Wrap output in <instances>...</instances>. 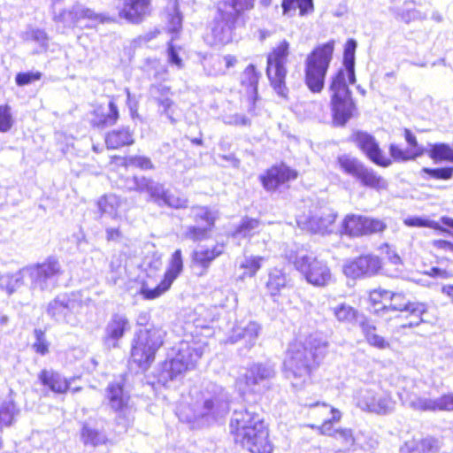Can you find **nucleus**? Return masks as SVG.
<instances>
[{
  "label": "nucleus",
  "instance_id": "5701e85b",
  "mask_svg": "<svg viewBox=\"0 0 453 453\" xmlns=\"http://www.w3.org/2000/svg\"><path fill=\"white\" fill-rule=\"evenodd\" d=\"M296 176L297 173L295 170L286 165H280L270 168L261 179L264 188L268 191H273Z\"/></svg>",
  "mask_w": 453,
  "mask_h": 453
},
{
  "label": "nucleus",
  "instance_id": "6ab92c4d",
  "mask_svg": "<svg viewBox=\"0 0 453 453\" xmlns=\"http://www.w3.org/2000/svg\"><path fill=\"white\" fill-rule=\"evenodd\" d=\"M250 430L247 431V438L234 440L235 443L241 444L250 453H272L273 445L268 439L269 434L264 420L252 426Z\"/></svg>",
  "mask_w": 453,
  "mask_h": 453
},
{
  "label": "nucleus",
  "instance_id": "0eeeda50",
  "mask_svg": "<svg viewBox=\"0 0 453 453\" xmlns=\"http://www.w3.org/2000/svg\"><path fill=\"white\" fill-rule=\"evenodd\" d=\"M191 411L193 415L188 417V422L200 418H205L207 422L216 420L229 411L228 394L222 388L214 386L211 393L203 395L200 401L191 406Z\"/></svg>",
  "mask_w": 453,
  "mask_h": 453
},
{
  "label": "nucleus",
  "instance_id": "39448f33",
  "mask_svg": "<svg viewBox=\"0 0 453 453\" xmlns=\"http://www.w3.org/2000/svg\"><path fill=\"white\" fill-rule=\"evenodd\" d=\"M334 121L344 126L352 117L355 109L351 94L346 82V73L342 69L332 76L329 86Z\"/></svg>",
  "mask_w": 453,
  "mask_h": 453
},
{
  "label": "nucleus",
  "instance_id": "4be33fe9",
  "mask_svg": "<svg viewBox=\"0 0 453 453\" xmlns=\"http://www.w3.org/2000/svg\"><path fill=\"white\" fill-rule=\"evenodd\" d=\"M410 408L421 411H453V392L436 399L415 396L407 402Z\"/></svg>",
  "mask_w": 453,
  "mask_h": 453
},
{
  "label": "nucleus",
  "instance_id": "1a4fd4ad",
  "mask_svg": "<svg viewBox=\"0 0 453 453\" xmlns=\"http://www.w3.org/2000/svg\"><path fill=\"white\" fill-rule=\"evenodd\" d=\"M289 55V43L283 40L267 56L266 74L274 91L281 97L287 98L288 88L286 86V64Z\"/></svg>",
  "mask_w": 453,
  "mask_h": 453
},
{
  "label": "nucleus",
  "instance_id": "4c0bfd02",
  "mask_svg": "<svg viewBox=\"0 0 453 453\" xmlns=\"http://www.w3.org/2000/svg\"><path fill=\"white\" fill-rule=\"evenodd\" d=\"M410 453H435L439 449V442L433 437H426L419 442L409 441L405 447Z\"/></svg>",
  "mask_w": 453,
  "mask_h": 453
},
{
  "label": "nucleus",
  "instance_id": "cd10ccee",
  "mask_svg": "<svg viewBox=\"0 0 453 453\" xmlns=\"http://www.w3.org/2000/svg\"><path fill=\"white\" fill-rule=\"evenodd\" d=\"M38 379L43 386L48 387L54 393L63 394L70 388V380L53 370L41 371Z\"/></svg>",
  "mask_w": 453,
  "mask_h": 453
},
{
  "label": "nucleus",
  "instance_id": "dca6fc26",
  "mask_svg": "<svg viewBox=\"0 0 453 453\" xmlns=\"http://www.w3.org/2000/svg\"><path fill=\"white\" fill-rule=\"evenodd\" d=\"M258 409L257 405L251 404L234 411L230 421V433L234 440L247 438V431H251L252 426L264 420Z\"/></svg>",
  "mask_w": 453,
  "mask_h": 453
},
{
  "label": "nucleus",
  "instance_id": "8fccbe9b",
  "mask_svg": "<svg viewBox=\"0 0 453 453\" xmlns=\"http://www.w3.org/2000/svg\"><path fill=\"white\" fill-rule=\"evenodd\" d=\"M54 20L58 23H63L66 27H74L80 20L79 5L73 6L69 11L64 10L59 14L54 15Z\"/></svg>",
  "mask_w": 453,
  "mask_h": 453
},
{
  "label": "nucleus",
  "instance_id": "393cba45",
  "mask_svg": "<svg viewBox=\"0 0 453 453\" xmlns=\"http://www.w3.org/2000/svg\"><path fill=\"white\" fill-rule=\"evenodd\" d=\"M121 8L120 18L131 23H140L149 13L150 0H119Z\"/></svg>",
  "mask_w": 453,
  "mask_h": 453
},
{
  "label": "nucleus",
  "instance_id": "680f3d73",
  "mask_svg": "<svg viewBox=\"0 0 453 453\" xmlns=\"http://www.w3.org/2000/svg\"><path fill=\"white\" fill-rule=\"evenodd\" d=\"M421 173L428 174L431 178L437 180H449L453 175V167L428 168L424 167Z\"/></svg>",
  "mask_w": 453,
  "mask_h": 453
},
{
  "label": "nucleus",
  "instance_id": "9b49d317",
  "mask_svg": "<svg viewBox=\"0 0 453 453\" xmlns=\"http://www.w3.org/2000/svg\"><path fill=\"white\" fill-rule=\"evenodd\" d=\"M337 163L345 173L355 177L362 185L377 191L388 188V181L373 169L365 166L357 158L342 155L338 157Z\"/></svg>",
  "mask_w": 453,
  "mask_h": 453
},
{
  "label": "nucleus",
  "instance_id": "c756f323",
  "mask_svg": "<svg viewBox=\"0 0 453 453\" xmlns=\"http://www.w3.org/2000/svg\"><path fill=\"white\" fill-rule=\"evenodd\" d=\"M330 311L338 322L346 325H354L363 318L357 309L345 302L336 303L330 307Z\"/></svg>",
  "mask_w": 453,
  "mask_h": 453
},
{
  "label": "nucleus",
  "instance_id": "774afa93",
  "mask_svg": "<svg viewBox=\"0 0 453 453\" xmlns=\"http://www.w3.org/2000/svg\"><path fill=\"white\" fill-rule=\"evenodd\" d=\"M224 123L232 126H249L250 120L243 114L234 113L224 118Z\"/></svg>",
  "mask_w": 453,
  "mask_h": 453
},
{
  "label": "nucleus",
  "instance_id": "6e6d98bb",
  "mask_svg": "<svg viewBox=\"0 0 453 453\" xmlns=\"http://www.w3.org/2000/svg\"><path fill=\"white\" fill-rule=\"evenodd\" d=\"M259 226V221L254 219H244L235 230L234 236L250 237Z\"/></svg>",
  "mask_w": 453,
  "mask_h": 453
},
{
  "label": "nucleus",
  "instance_id": "c9c22d12",
  "mask_svg": "<svg viewBox=\"0 0 453 453\" xmlns=\"http://www.w3.org/2000/svg\"><path fill=\"white\" fill-rule=\"evenodd\" d=\"M357 49V42L354 39L347 41L344 48L343 64L344 68H342L346 73V77H349V83H354L355 78V51Z\"/></svg>",
  "mask_w": 453,
  "mask_h": 453
},
{
  "label": "nucleus",
  "instance_id": "a19ab883",
  "mask_svg": "<svg viewBox=\"0 0 453 453\" xmlns=\"http://www.w3.org/2000/svg\"><path fill=\"white\" fill-rule=\"evenodd\" d=\"M115 165H122L125 167H138L142 170H149L154 168V165L149 157L141 156L128 157H119L115 156Z\"/></svg>",
  "mask_w": 453,
  "mask_h": 453
},
{
  "label": "nucleus",
  "instance_id": "4d7b16f0",
  "mask_svg": "<svg viewBox=\"0 0 453 453\" xmlns=\"http://www.w3.org/2000/svg\"><path fill=\"white\" fill-rule=\"evenodd\" d=\"M255 0H231L230 2L219 3V5H227L232 7V14L237 19L242 12L248 11L253 8Z\"/></svg>",
  "mask_w": 453,
  "mask_h": 453
},
{
  "label": "nucleus",
  "instance_id": "338daca9",
  "mask_svg": "<svg viewBox=\"0 0 453 453\" xmlns=\"http://www.w3.org/2000/svg\"><path fill=\"white\" fill-rule=\"evenodd\" d=\"M41 77L42 73L40 72L19 73L15 77V81L18 86H26L35 81H39Z\"/></svg>",
  "mask_w": 453,
  "mask_h": 453
},
{
  "label": "nucleus",
  "instance_id": "473e14b6",
  "mask_svg": "<svg viewBox=\"0 0 453 453\" xmlns=\"http://www.w3.org/2000/svg\"><path fill=\"white\" fill-rule=\"evenodd\" d=\"M81 440L85 446L96 447L106 441V435L89 423H84L81 431Z\"/></svg>",
  "mask_w": 453,
  "mask_h": 453
},
{
  "label": "nucleus",
  "instance_id": "3c124183",
  "mask_svg": "<svg viewBox=\"0 0 453 453\" xmlns=\"http://www.w3.org/2000/svg\"><path fill=\"white\" fill-rule=\"evenodd\" d=\"M358 435L361 440L357 443V449L373 452L379 447V436L375 433L360 431Z\"/></svg>",
  "mask_w": 453,
  "mask_h": 453
},
{
  "label": "nucleus",
  "instance_id": "ddd939ff",
  "mask_svg": "<svg viewBox=\"0 0 453 453\" xmlns=\"http://www.w3.org/2000/svg\"><path fill=\"white\" fill-rule=\"evenodd\" d=\"M356 399L357 406L363 411L385 415L395 409V402L387 392L361 388L357 392Z\"/></svg>",
  "mask_w": 453,
  "mask_h": 453
},
{
  "label": "nucleus",
  "instance_id": "69168bd1",
  "mask_svg": "<svg viewBox=\"0 0 453 453\" xmlns=\"http://www.w3.org/2000/svg\"><path fill=\"white\" fill-rule=\"evenodd\" d=\"M133 142V133L128 128H122L115 132V149L119 146L130 145Z\"/></svg>",
  "mask_w": 453,
  "mask_h": 453
},
{
  "label": "nucleus",
  "instance_id": "bb28decb",
  "mask_svg": "<svg viewBox=\"0 0 453 453\" xmlns=\"http://www.w3.org/2000/svg\"><path fill=\"white\" fill-rule=\"evenodd\" d=\"M115 418H118L119 426H122L124 431L134 419V409L129 404V395L124 393L122 387L115 386Z\"/></svg>",
  "mask_w": 453,
  "mask_h": 453
},
{
  "label": "nucleus",
  "instance_id": "aec40b11",
  "mask_svg": "<svg viewBox=\"0 0 453 453\" xmlns=\"http://www.w3.org/2000/svg\"><path fill=\"white\" fill-rule=\"evenodd\" d=\"M354 141L374 164L383 167H388L392 164V160L384 155L372 135L365 132H357L354 134Z\"/></svg>",
  "mask_w": 453,
  "mask_h": 453
},
{
  "label": "nucleus",
  "instance_id": "79ce46f5",
  "mask_svg": "<svg viewBox=\"0 0 453 453\" xmlns=\"http://www.w3.org/2000/svg\"><path fill=\"white\" fill-rule=\"evenodd\" d=\"M427 154L434 162H453V150L446 143L432 144Z\"/></svg>",
  "mask_w": 453,
  "mask_h": 453
},
{
  "label": "nucleus",
  "instance_id": "0e129e2a",
  "mask_svg": "<svg viewBox=\"0 0 453 453\" xmlns=\"http://www.w3.org/2000/svg\"><path fill=\"white\" fill-rule=\"evenodd\" d=\"M36 341L33 344L35 352L45 355L49 351V344L45 339L44 333L41 329H35Z\"/></svg>",
  "mask_w": 453,
  "mask_h": 453
},
{
  "label": "nucleus",
  "instance_id": "e433bc0d",
  "mask_svg": "<svg viewBox=\"0 0 453 453\" xmlns=\"http://www.w3.org/2000/svg\"><path fill=\"white\" fill-rule=\"evenodd\" d=\"M287 275L281 270L274 268L270 272L266 288L271 296H277L282 288L287 287Z\"/></svg>",
  "mask_w": 453,
  "mask_h": 453
},
{
  "label": "nucleus",
  "instance_id": "7c9ffc66",
  "mask_svg": "<svg viewBox=\"0 0 453 453\" xmlns=\"http://www.w3.org/2000/svg\"><path fill=\"white\" fill-rule=\"evenodd\" d=\"M28 280V273L25 272V267L13 273L0 276V287L5 288L9 294L13 293Z\"/></svg>",
  "mask_w": 453,
  "mask_h": 453
},
{
  "label": "nucleus",
  "instance_id": "9d476101",
  "mask_svg": "<svg viewBox=\"0 0 453 453\" xmlns=\"http://www.w3.org/2000/svg\"><path fill=\"white\" fill-rule=\"evenodd\" d=\"M28 273L29 286L33 290L50 291L58 286L63 273L58 259L49 257L42 263L26 266Z\"/></svg>",
  "mask_w": 453,
  "mask_h": 453
},
{
  "label": "nucleus",
  "instance_id": "f3484780",
  "mask_svg": "<svg viewBox=\"0 0 453 453\" xmlns=\"http://www.w3.org/2000/svg\"><path fill=\"white\" fill-rule=\"evenodd\" d=\"M231 11L230 6L219 5L211 27L214 43L226 44L232 41L239 19L234 17Z\"/></svg>",
  "mask_w": 453,
  "mask_h": 453
},
{
  "label": "nucleus",
  "instance_id": "58836bf2",
  "mask_svg": "<svg viewBox=\"0 0 453 453\" xmlns=\"http://www.w3.org/2000/svg\"><path fill=\"white\" fill-rule=\"evenodd\" d=\"M342 232L349 236L364 235V217L349 215L342 223Z\"/></svg>",
  "mask_w": 453,
  "mask_h": 453
},
{
  "label": "nucleus",
  "instance_id": "6e6552de",
  "mask_svg": "<svg viewBox=\"0 0 453 453\" xmlns=\"http://www.w3.org/2000/svg\"><path fill=\"white\" fill-rule=\"evenodd\" d=\"M164 332L156 327L140 329L132 347L131 357L142 370H147L154 360L157 350L163 344Z\"/></svg>",
  "mask_w": 453,
  "mask_h": 453
},
{
  "label": "nucleus",
  "instance_id": "a211bd4d",
  "mask_svg": "<svg viewBox=\"0 0 453 453\" xmlns=\"http://www.w3.org/2000/svg\"><path fill=\"white\" fill-rule=\"evenodd\" d=\"M389 310L409 312L412 319L402 325V327H413L424 321L422 317L427 311V306L424 303L411 302L403 293L389 291L388 311Z\"/></svg>",
  "mask_w": 453,
  "mask_h": 453
},
{
  "label": "nucleus",
  "instance_id": "e2e57ef3",
  "mask_svg": "<svg viewBox=\"0 0 453 453\" xmlns=\"http://www.w3.org/2000/svg\"><path fill=\"white\" fill-rule=\"evenodd\" d=\"M386 224L380 220L364 217V235L383 232Z\"/></svg>",
  "mask_w": 453,
  "mask_h": 453
},
{
  "label": "nucleus",
  "instance_id": "2f4dec72",
  "mask_svg": "<svg viewBox=\"0 0 453 453\" xmlns=\"http://www.w3.org/2000/svg\"><path fill=\"white\" fill-rule=\"evenodd\" d=\"M359 326L370 345L381 349L389 346V343L382 336L376 334V327L372 321L365 318H362L359 322Z\"/></svg>",
  "mask_w": 453,
  "mask_h": 453
},
{
  "label": "nucleus",
  "instance_id": "bf43d9fd",
  "mask_svg": "<svg viewBox=\"0 0 453 453\" xmlns=\"http://www.w3.org/2000/svg\"><path fill=\"white\" fill-rule=\"evenodd\" d=\"M312 408L311 413H321V414H331L330 418H327L334 423L339 422L342 418V412L334 407H330L326 403H322L320 406L317 403L313 405H311Z\"/></svg>",
  "mask_w": 453,
  "mask_h": 453
},
{
  "label": "nucleus",
  "instance_id": "ea45409f",
  "mask_svg": "<svg viewBox=\"0 0 453 453\" xmlns=\"http://www.w3.org/2000/svg\"><path fill=\"white\" fill-rule=\"evenodd\" d=\"M297 8L300 15L303 16L313 11V2L312 0H283L282 2L284 14L292 15L291 12H295Z\"/></svg>",
  "mask_w": 453,
  "mask_h": 453
},
{
  "label": "nucleus",
  "instance_id": "de8ad7c7",
  "mask_svg": "<svg viewBox=\"0 0 453 453\" xmlns=\"http://www.w3.org/2000/svg\"><path fill=\"white\" fill-rule=\"evenodd\" d=\"M259 75L256 67L253 65H249L241 75V83L250 89L251 93L256 94Z\"/></svg>",
  "mask_w": 453,
  "mask_h": 453
},
{
  "label": "nucleus",
  "instance_id": "a18cd8bd",
  "mask_svg": "<svg viewBox=\"0 0 453 453\" xmlns=\"http://www.w3.org/2000/svg\"><path fill=\"white\" fill-rule=\"evenodd\" d=\"M19 414V409L12 401H5L0 405V426H11Z\"/></svg>",
  "mask_w": 453,
  "mask_h": 453
},
{
  "label": "nucleus",
  "instance_id": "49530a36",
  "mask_svg": "<svg viewBox=\"0 0 453 453\" xmlns=\"http://www.w3.org/2000/svg\"><path fill=\"white\" fill-rule=\"evenodd\" d=\"M158 105V112L160 115L165 116L172 124H175L180 118V111L178 105L172 100L164 99L157 103Z\"/></svg>",
  "mask_w": 453,
  "mask_h": 453
},
{
  "label": "nucleus",
  "instance_id": "c03bdc74",
  "mask_svg": "<svg viewBox=\"0 0 453 453\" xmlns=\"http://www.w3.org/2000/svg\"><path fill=\"white\" fill-rule=\"evenodd\" d=\"M190 215L196 224L212 227L215 221V215L207 207L194 206L191 208Z\"/></svg>",
  "mask_w": 453,
  "mask_h": 453
},
{
  "label": "nucleus",
  "instance_id": "603ef678",
  "mask_svg": "<svg viewBox=\"0 0 453 453\" xmlns=\"http://www.w3.org/2000/svg\"><path fill=\"white\" fill-rule=\"evenodd\" d=\"M211 229V226L196 224L195 226H188L183 236L184 238L193 242L202 241L207 238L208 233Z\"/></svg>",
  "mask_w": 453,
  "mask_h": 453
},
{
  "label": "nucleus",
  "instance_id": "f704fd0d",
  "mask_svg": "<svg viewBox=\"0 0 453 453\" xmlns=\"http://www.w3.org/2000/svg\"><path fill=\"white\" fill-rule=\"evenodd\" d=\"M334 438L339 441L343 449L349 452L355 453L357 450V443L361 440L360 435H354L349 428H339L334 433Z\"/></svg>",
  "mask_w": 453,
  "mask_h": 453
},
{
  "label": "nucleus",
  "instance_id": "c85d7f7f",
  "mask_svg": "<svg viewBox=\"0 0 453 453\" xmlns=\"http://www.w3.org/2000/svg\"><path fill=\"white\" fill-rule=\"evenodd\" d=\"M224 247L223 245H214L212 248H203L202 247L199 250H196L193 252L192 259L193 262L202 267L203 271L200 273V275H203L206 273L207 269L210 267L211 262L220 256L223 253Z\"/></svg>",
  "mask_w": 453,
  "mask_h": 453
},
{
  "label": "nucleus",
  "instance_id": "a878e982",
  "mask_svg": "<svg viewBox=\"0 0 453 453\" xmlns=\"http://www.w3.org/2000/svg\"><path fill=\"white\" fill-rule=\"evenodd\" d=\"M276 374L274 365L270 362L253 364L246 372L244 378L248 387L257 391L255 387L273 379Z\"/></svg>",
  "mask_w": 453,
  "mask_h": 453
},
{
  "label": "nucleus",
  "instance_id": "f03ea898",
  "mask_svg": "<svg viewBox=\"0 0 453 453\" xmlns=\"http://www.w3.org/2000/svg\"><path fill=\"white\" fill-rule=\"evenodd\" d=\"M302 342L289 345L284 360L285 376L294 388H302L310 379L318 361Z\"/></svg>",
  "mask_w": 453,
  "mask_h": 453
},
{
  "label": "nucleus",
  "instance_id": "f257e3e1",
  "mask_svg": "<svg viewBox=\"0 0 453 453\" xmlns=\"http://www.w3.org/2000/svg\"><path fill=\"white\" fill-rule=\"evenodd\" d=\"M284 256L310 284L324 287L331 281L332 273L329 267L312 252L303 248H291L286 250Z\"/></svg>",
  "mask_w": 453,
  "mask_h": 453
},
{
  "label": "nucleus",
  "instance_id": "412c9836",
  "mask_svg": "<svg viewBox=\"0 0 453 453\" xmlns=\"http://www.w3.org/2000/svg\"><path fill=\"white\" fill-rule=\"evenodd\" d=\"M381 267L380 260L372 255L361 256L348 262L343 272L348 277L357 278L375 274Z\"/></svg>",
  "mask_w": 453,
  "mask_h": 453
},
{
  "label": "nucleus",
  "instance_id": "2eb2a0df",
  "mask_svg": "<svg viewBox=\"0 0 453 453\" xmlns=\"http://www.w3.org/2000/svg\"><path fill=\"white\" fill-rule=\"evenodd\" d=\"M182 253L180 250H176L172 255L169 266L165 273L164 279L154 288H150L147 283H143L141 288V294L145 299L149 300L159 297L170 288L174 280L182 272Z\"/></svg>",
  "mask_w": 453,
  "mask_h": 453
},
{
  "label": "nucleus",
  "instance_id": "f8f14e48",
  "mask_svg": "<svg viewBox=\"0 0 453 453\" xmlns=\"http://www.w3.org/2000/svg\"><path fill=\"white\" fill-rule=\"evenodd\" d=\"M134 182L135 189L147 192L159 205L165 204L174 209L188 207V201L187 198L173 194L159 182L145 177H134Z\"/></svg>",
  "mask_w": 453,
  "mask_h": 453
},
{
  "label": "nucleus",
  "instance_id": "72a5a7b5",
  "mask_svg": "<svg viewBox=\"0 0 453 453\" xmlns=\"http://www.w3.org/2000/svg\"><path fill=\"white\" fill-rule=\"evenodd\" d=\"M303 345L307 346L308 351L316 354L314 359L319 360L324 356L328 347V342L325 336L320 333H314L308 336Z\"/></svg>",
  "mask_w": 453,
  "mask_h": 453
},
{
  "label": "nucleus",
  "instance_id": "4468645a",
  "mask_svg": "<svg viewBox=\"0 0 453 453\" xmlns=\"http://www.w3.org/2000/svg\"><path fill=\"white\" fill-rule=\"evenodd\" d=\"M336 213L328 207H321L311 211L309 215L297 218L296 222L300 228L313 234H325L333 232Z\"/></svg>",
  "mask_w": 453,
  "mask_h": 453
},
{
  "label": "nucleus",
  "instance_id": "864d4df0",
  "mask_svg": "<svg viewBox=\"0 0 453 453\" xmlns=\"http://www.w3.org/2000/svg\"><path fill=\"white\" fill-rule=\"evenodd\" d=\"M264 257H245L240 266L244 269L243 275L252 277L260 269Z\"/></svg>",
  "mask_w": 453,
  "mask_h": 453
},
{
  "label": "nucleus",
  "instance_id": "20e7f679",
  "mask_svg": "<svg viewBox=\"0 0 453 453\" xmlns=\"http://www.w3.org/2000/svg\"><path fill=\"white\" fill-rule=\"evenodd\" d=\"M90 302L83 291L64 293L48 303L46 312L57 322L75 326L79 320L78 316L88 307Z\"/></svg>",
  "mask_w": 453,
  "mask_h": 453
},
{
  "label": "nucleus",
  "instance_id": "052dcab7",
  "mask_svg": "<svg viewBox=\"0 0 453 453\" xmlns=\"http://www.w3.org/2000/svg\"><path fill=\"white\" fill-rule=\"evenodd\" d=\"M11 107L8 104L0 105V132L6 133L13 126Z\"/></svg>",
  "mask_w": 453,
  "mask_h": 453
},
{
  "label": "nucleus",
  "instance_id": "7ed1b4c3",
  "mask_svg": "<svg viewBox=\"0 0 453 453\" xmlns=\"http://www.w3.org/2000/svg\"><path fill=\"white\" fill-rule=\"evenodd\" d=\"M333 53L334 42H327L307 55L304 61V83L311 92L320 93L323 90Z\"/></svg>",
  "mask_w": 453,
  "mask_h": 453
},
{
  "label": "nucleus",
  "instance_id": "37998d69",
  "mask_svg": "<svg viewBox=\"0 0 453 453\" xmlns=\"http://www.w3.org/2000/svg\"><path fill=\"white\" fill-rule=\"evenodd\" d=\"M388 296L389 291L380 288L369 293V300L375 312L388 311Z\"/></svg>",
  "mask_w": 453,
  "mask_h": 453
},
{
  "label": "nucleus",
  "instance_id": "b1692460",
  "mask_svg": "<svg viewBox=\"0 0 453 453\" xmlns=\"http://www.w3.org/2000/svg\"><path fill=\"white\" fill-rule=\"evenodd\" d=\"M260 331L261 326L256 321L236 325L228 336L226 342L235 343L243 341L245 346L248 349H251L256 344Z\"/></svg>",
  "mask_w": 453,
  "mask_h": 453
},
{
  "label": "nucleus",
  "instance_id": "09e8293b",
  "mask_svg": "<svg viewBox=\"0 0 453 453\" xmlns=\"http://www.w3.org/2000/svg\"><path fill=\"white\" fill-rule=\"evenodd\" d=\"M389 153L391 157L395 162H406L414 160L416 157L423 154V150L412 151L411 150H403L396 144H390Z\"/></svg>",
  "mask_w": 453,
  "mask_h": 453
},
{
  "label": "nucleus",
  "instance_id": "423d86ee",
  "mask_svg": "<svg viewBox=\"0 0 453 453\" xmlns=\"http://www.w3.org/2000/svg\"><path fill=\"white\" fill-rule=\"evenodd\" d=\"M206 349L203 344L182 342L179 344L177 353L164 364L161 372L162 380H173L186 371L193 369Z\"/></svg>",
  "mask_w": 453,
  "mask_h": 453
},
{
  "label": "nucleus",
  "instance_id": "5fc2aeb1",
  "mask_svg": "<svg viewBox=\"0 0 453 453\" xmlns=\"http://www.w3.org/2000/svg\"><path fill=\"white\" fill-rule=\"evenodd\" d=\"M404 224L408 226L429 227L441 232H446V228L441 226L439 222L421 217L408 218L404 219Z\"/></svg>",
  "mask_w": 453,
  "mask_h": 453
},
{
  "label": "nucleus",
  "instance_id": "13d9d810",
  "mask_svg": "<svg viewBox=\"0 0 453 453\" xmlns=\"http://www.w3.org/2000/svg\"><path fill=\"white\" fill-rule=\"evenodd\" d=\"M149 93L156 103L164 101V99H169L173 95L171 88L164 84H152L150 87Z\"/></svg>",
  "mask_w": 453,
  "mask_h": 453
}]
</instances>
